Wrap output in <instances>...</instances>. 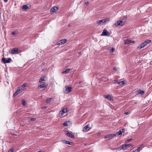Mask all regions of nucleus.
<instances>
[{"instance_id": "1", "label": "nucleus", "mask_w": 152, "mask_h": 152, "mask_svg": "<svg viewBox=\"0 0 152 152\" xmlns=\"http://www.w3.org/2000/svg\"><path fill=\"white\" fill-rule=\"evenodd\" d=\"M24 90V89L21 87H18L17 89L15 91V93L13 95V96L14 97L16 96L19 93L21 92Z\"/></svg>"}, {"instance_id": "2", "label": "nucleus", "mask_w": 152, "mask_h": 152, "mask_svg": "<svg viewBox=\"0 0 152 152\" xmlns=\"http://www.w3.org/2000/svg\"><path fill=\"white\" fill-rule=\"evenodd\" d=\"M66 90L64 91L65 94H68L70 93L71 91L72 87L70 86H65Z\"/></svg>"}, {"instance_id": "3", "label": "nucleus", "mask_w": 152, "mask_h": 152, "mask_svg": "<svg viewBox=\"0 0 152 152\" xmlns=\"http://www.w3.org/2000/svg\"><path fill=\"white\" fill-rule=\"evenodd\" d=\"M101 35L102 36H109L110 34L106 29H104Z\"/></svg>"}, {"instance_id": "4", "label": "nucleus", "mask_w": 152, "mask_h": 152, "mask_svg": "<svg viewBox=\"0 0 152 152\" xmlns=\"http://www.w3.org/2000/svg\"><path fill=\"white\" fill-rule=\"evenodd\" d=\"M117 135L114 134H108L106 135L104 137V138L107 139L108 140L111 139L113 137L116 136Z\"/></svg>"}, {"instance_id": "5", "label": "nucleus", "mask_w": 152, "mask_h": 152, "mask_svg": "<svg viewBox=\"0 0 152 152\" xmlns=\"http://www.w3.org/2000/svg\"><path fill=\"white\" fill-rule=\"evenodd\" d=\"M67 41V40L65 39H61V40L59 41V42H58L57 43V45H61L62 44H64Z\"/></svg>"}, {"instance_id": "6", "label": "nucleus", "mask_w": 152, "mask_h": 152, "mask_svg": "<svg viewBox=\"0 0 152 152\" xmlns=\"http://www.w3.org/2000/svg\"><path fill=\"white\" fill-rule=\"evenodd\" d=\"M11 53L12 54L18 53H19V50L17 48H13L11 50Z\"/></svg>"}, {"instance_id": "7", "label": "nucleus", "mask_w": 152, "mask_h": 152, "mask_svg": "<svg viewBox=\"0 0 152 152\" xmlns=\"http://www.w3.org/2000/svg\"><path fill=\"white\" fill-rule=\"evenodd\" d=\"M124 24V23H122V20H118L116 23L114 24V25L115 26H118L121 25L122 26Z\"/></svg>"}, {"instance_id": "8", "label": "nucleus", "mask_w": 152, "mask_h": 152, "mask_svg": "<svg viewBox=\"0 0 152 152\" xmlns=\"http://www.w3.org/2000/svg\"><path fill=\"white\" fill-rule=\"evenodd\" d=\"M125 129H121L119 130L118 132H117L116 133V134L117 135L116 136H118L119 135H121L122 134V133H124V132Z\"/></svg>"}, {"instance_id": "9", "label": "nucleus", "mask_w": 152, "mask_h": 152, "mask_svg": "<svg viewBox=\"0 0 152 152\" xmlns=\"http://www.w3.org/2000/svg\"><path fill=\"white\" fill-rule=\"evenodd\" d=\"M62 141L64 143L66 144H67L71 145H74V143L73 142H70L69 141L63 140Z\"/></svg>"}, {"instance_id": "10", "label": "nucleus", "mask_w": 152, "mask_h": 152, "mask_svg": "<svg viewBox=\"0 0 152 152\" xmlns=\"http://www.w3.org/2000/svg\"><path fill=\"white\" fill-rule=\"evenodd\" d=\"M89 124H88L84 126L83 128V131L85 132L87 130H89L90 129V128L89 127Z\"/></svg>"}, {"instance_id": "11", "label": "nucleus", "mask_w": 152, "mask_h": 152, "mask_svg": "<svg viewBox=\"0 0 152 152\" xmlns=\"http://www.w3.org/2000/svg\"><path fill=\"white\" fill-rule=\"evenodd\" d=\"M125 44H128L131 43H134L135 42L134 41L132 40L131 39H127L126 40H124Z\"/></svg>"}, {"instance_id": "12", "label": "nucleus", "mask_w": 152, "mask_h": 152, "mask_svg": "<svg viewBox=\"0 0 152 152\" xmlns=\"http://www.w3.org/2000/svg\"><path fill=\"white\" fill-rule=\"evenodd\" d=\"M66 134L68 136L72 138L75 137V136L74 135H72L71 133L68 132V131H66Z\"/></svg>"}, {"instance_id": "13", "label": "nucleus", "mask_w": 152, "mask_h": 152, "mask_svg": "<svg viewBox=\"0 0 152 152\" xmlns=\"http://www.w3.org/2000/svg\"><path fill=\"white\" fill-rule=\"evenodd\" d=\"M96 23L98 25H102L104 23L103 19L102 20H97Z\"/></svg>"}, {"instance_id": "14", "label": "nucleus", "mask_w": 152, "mask_h": 152, "mask_svg": "<svg viewBox=\"0 0 152 152\" xmlns=\"http://www.w3.org/2000/svg\"><path fill=\"white\" fill-rule=\"evenodd\" d=\"M47 85H46V84L44 83L39 85L38 86V87L42 88H46L47 87Z\"/></svg>"}, {"instance_id": "15", "label": "nucleus", "mask_w": 152, "mask_h": 152, "mask_svg": "<svg viewBox=\"0 0 152 152\" xmlns=\"http://www.w3.org/2000/svg\"><path fill=\"white\" fill-rule=\"evenodd\" d=\"M58 10V8L56 7H52L51 9V11L53 12H56Z\"/></svg>"}, {"instance_id": "16", "label": "nucleus", "mask_w": 152, "mask_h": 152, "mask_svg": "<svg viewBox=\"0 0 152 152\" xmlns=\"http://www.w3.org/2000/svg\"><path fill=\"white\" fill-rule=\"evenodd\" d=\"M67 111V110L66 109H62L61 111H60V113L61 114V115L63 114L64 113H66Z\"/></svg>"}, {"instance_id": "17", "label": "nucleus", "mask_w": 152, "mask_h": 152, "mask_svg": "<svg viewBox=\"0 0 152 152\" xmlns=\"http://www.w3.org/2000/svg\"><path fill=\"white\" fill-rule=\"evenodd\" d=\"M151 42V40L149 39H147L145 42H144L143 43L144 44L145 46L147 45L148 44L150 43Z\"/></svg>"}, {"instance_id": "18", "label": "nucleus", "mask_w": 152, "mask_h": 152, "mask_svg": "<svg viewBox=\"0 0 152 152\" xmlns=\"http://www.w3.org/2000/svg\"><path fill=\"white\" fill-rule=\"evenodd\" d=\"M104 97L105 98L107 99L108 100H111L113 99L110 96V95H105L104 96Z\"/></svg>"}, {"instance_id": "19", "label": "nucleus", "mask_w": 152, "mask_h": 152, "mask_svg": "<svg viewBox=\"0 0 152 152\" xmlns=\"http://www.w3.org/2000/svg\"><path fill=\"white\" fill-rule=\"evenodd\" d=\"M125 149L128 148H131L132 147V145L130 144H125L124 145Z\"/></svg>"}, {"instance_id": "20", "label": "nucleus", "mask_w": 152, "mask_h": 152, "mask_svg": "<svg viewBox=\"0 0 152 152\" xmlns=\"http://www.w3.org/2000/svg\"><path fill=\"white\" fill-rule=\"evenodd\" d=\"M45 77H41L40 79V80H39V82L40 83H41L42 82V81H45L46 80L45 79Z\"/></svg>"}, {"instance_id": "21", "label": "nucleus", "mask_w": 152, "mask_h": 152, "mask_svg": "<svg viewBox=\"0 0 152 152\" xmlns=\"http://www.w3.org/2000/svg\"><path fill=\"white\" fill-rule=\"evenodd\" d=\"M124 84L125 82L124 81H122L120 82H118V84L119 85V86L123 85Z\"/></svg>"}, {"instance_id": "22", "label": "nucleus", "mask_w": 152, "mask_h": 152, "mask_svg": "<svg viewBox=\"0 0 152 152\" xmlns=\"http://www.w3.org/2000/svg\"><path fill=\"white\" fill-rule=\"evenodd\" d=\"M142 145H141L140 146H139L138 147L137 149L135 150L134 151V152H139L140 149L141 148H142Z\"/></svg>"}, {"instance_id": "23", "label": "nucleus", "mask_w": 152, "mask_h": 152, "mask_svg": "<svg viewBox=\"0 0 152 152\" xmlns=\"http://www.w3.org/2000/svg\"><path fill=\"white\" fill-rule=\"evenodd\" d=\"M124 145H123L121 146H120L118 148H117V149L118 150H121V149H125V148L124 147Z\"/></svg>"}, {"instance_id": "24", "label": "nucleus", "mask_w": 152, "mask_h": 152, "mask_svg": "<svg viewBox=\"0 0 152 152\" xmlns=\"http://www.w3.org/2000/svg\"><path fill=\"white\" fill-rule=\"evenodd\" d=\"M103 20L104 23L108 22L110 20V19L109 18H106Z\"/></svg>"}, {"instance_id": "25", "label": "nucleus", "mask_w": 152, "mask_h": 152, "mask_svg": "<svg viewBox=\"0 0 152 152\" xmlns=\"http://www.w3.org/2000/svg\"><path fill=\"white\" fill-rule=\"evenodd\" d=\"M145 47V45L143 43L141 44L140 45H139L138 47V48L140 49H141V48H144Z\"/></svg>"}, {"instance_id": "26", "label": "nucleus", "mask_w": 152, "mask_h": 152, "mask_svg": "<svg viewBox=\"0 0 152 152\" xmlns=\"http://www.w3.org/2000/svg\"><path fill=\"white\" fill-rule=\"evenodd\" d=\"M70 70V69H66L64 71L62 72V73L63 74L64 73H68Z\"/></svg>"}, {"instance_id": "27", "label": "nucleus", "mask_w": 152, "mask_h": 152, "mask_svg": "<svg viewBox=\"0 0 152 152\" xmlns=\"http://www.w3.org/2000/svg\"><path fill=\"white\" fill-rule=\"evenodd\" d=\"M28 7L26 5H24L22 7V9L26 10L28 9Z\"/></svg>"}, {"instance_id": "28", "label": "nucleus", "mask_w": 152, "mask_h": 152, "mask_svg": "<svg viewBox=\"0 0 152 152\" xmlns=\"http://www.w3.org/2000/svg\"><path fill=\"white\" fill-rule=\"evenodd\" d=\"M138 92L139 94L141 95H143L145 93L144 91L142 90H139Z\"/></svg>"}, {"instance_id": "29", "label": "nucleus", "mask_w": 152, "mask_h": 152, "mask_svg": "<svg viewBox=\"0 0 152 152\" xmlns=\"http://www.w3.org/2000/svg\"><path fill=\"white\" fill-rule=\"evenodd\" d=\"M52 99V98H48L46 99V103H49Z\"/></svg>"}, {"instance_id": "30", "label": "nucleus", "mask_w": 152, "mask_h": 152, "mask_svg": "<svg viewBox=\"0 0 152 152\" xmlns=\"http://www.w3.org/2000/svg\"><path fill=\"white\" fill-rule=\"evenodd\" d=\"M12 61V59L11 58H9L6 61L5 63H10Z\"/></svg>"}, {"instance_id": "31", "label": "nucleus", "mask_w": 152, "mask_h": 152, "mask_svg": "<svg viewBox=\"0 0 152 152\" xmlns=\"http://www.w3.org/2000/svg\"><path fill=\"white\" fill-rule=\"evenodd\" d=\"M21 103H22V105L23 106H25L26 105V102L25 100L23 99H22L21 100Z\"/></svg>"}, {"instance_id": "32", "label": "nucleus", "mask_w": 152, "mask_h": 152, "mask_svg": "<svg viewBox=\"0 0 152 152\" xmlns=\"http://www.w3.org/2000/svg\"><path fill=\"white\" fill-rule=\"evenodd\" d=\"M7 60L6 59L4 58H2L1 59V61L2 62H3L5 64V62Z\"/></svg>"}, {"instance_id": "33", "label": "nucleus", "mask_w": 152, "mask_h": 152, "mask_svg": "<svg viewBox=\"0 0 152 152\" xmlns=\"http://www.w3.org/2000/svg\"><path fill=\"white\" fill-rule=\"evenodd\" d=\"M63 126H67L68 125L67 122V121H65L63 124Z\"/></svg>"}, {"instance_id": "34", "label": "nucleus", "mask_w": 152, "mask_h": 152, "mask_svg": "<svg viewBox=\"0 0 152 152\" xmlns=\"http://www.w3.org/2000/svg\"><path fill=\"white\" fill-rule=\"evenodd\" d=\"M115 50V48H112L110 50V53H113Z\"/></svg>"}, {"instance_id": "35", "label": "nucleus", "mask_w": 152, "mask_h": 152, "mask_svg": "<svg viewBox=\"0 0 152 152\" xmlns=\"http://www.w3.org/2000/svg\"><path fill=\"white\" fill-rule=\"evenodd\" d=\"M14 149L13 148H12L8 152H14Z\"/></svg>"}, {"instance_id": "36", "label": "nucleus", "mask_w": 152, "mask_h": 152, "mask_svg": "<svg viewBox=\"0 0 152 152\" xmlns=\"http://www.w3.org/2000/svg\"><path fill=\"white\" fill-rule=\"evenodd\" d=\"M26 84H23L21 85V86H20V87H21L22 88H24L26 87Z\"/></svg>"}, {"instance_id": "37", "label": "nucleus", "mask_w": 152, "mask_h": 152, "mask_svg": "<svg viewBox=\"0 0 152 152\" xmlns=\"http://www.w3.org/2000/svg\"><path fill=\"white\" fill-rule=\"evenodd\" d=\"M132 140V139H127V140H126V142H127V143H128V142H129L130 141Z\"/></svg>"}, {"instance_id": "38", "label": "nucleus", "mask_w": 152, "mask_h": 152, "mask_svg": "<svg viewBox=\"0 0 152 152\" xmlns=\"http://www.w3.org/2000/svg\"><path fill=\"white\" fill-rule=\"evenodd\" d=\"M124 114L126 115H129L130 113V112H126L124 113Z\"/></svg>"}, {"instance_id": "39", "label": "nucleus", "mask_w": 152, "mask_h": 152, "mask_svg": "<svg viewBox=\"0 0 152 152\" xmlns=\"http://www.w3.org/2000/svg\"><path fill=\"white\" fill-rule=\"evenodd\" d=\"M118 81L117 80H115L113 81V83H118Z\"/></svg>"}, {"instance_id": "40", "label": "nucleus", "mask_w": 152, "mask_h": 152, "mask_svg": "<svg viewBox=\"0 0 152 152\" xmlns=\"http://www.w3.org/2000/svg\"><path fill=\"white\" fill-rule=\"evenodd\" d=\"M36 118H31L30 119V120L31 121H35V120H36Z\"/></svg>"}, {"instance_id": "41", "label": "nucleus", "mask_w": 152, "mask_h": 152, "mask_svg": "<svg viewBox=\"0 0 152 152\" xmlns=\"http://www.w3.org/2000/svg\"><path fill=\"white\" fill-rule=\"evenodd\" d=\"M89 4V2L87 1L85 2V4L86 5H88Z\"/></svg>"}, {"instance_id": "42", "label": "nucleus", "mask_w": 152, "mask_h": 152, "mask_svg": "<svg viewBox=\"0 0 152 152\" xmlns=\"http://www.w3.org/2000/svg\"><path fill=\"white\" fill-rule=\"evenodd\" d=\"M16 33V32L15 31H13L12 32L11 34L12 35H15V34Z\"/></svg>"}, {"instance_id": "43", "label": "nucleus", "mask_w": 152, "mask_h": 152, "mask_svg": "<svg viewBox=\"0 0 152 152\" xmlns=\"http://www.w3.org/2000/svg\"><path fill=\"white\" fill-rule=\"evenodd\" d=\"M113 69L115 70L116 71H117L118 70L117 68L116 67H114L113 68Z\"/></svg>"}, {"instance_id": "44", "label": "nucleus", "mask_w": 152, "mask_h": 152, "mask_svg": "<svg viewBox=\"0 0 152 152\" xmlns=\"http://www.w3.org/2000/svg\"><path fill=\"white\" fill-rule=\"evenodd\" d=\"M45 64V62H43L41 64V66H44Z\"/></svg>"}, {"instance_id": "45", "label": "nucleus", "mask_w": 152, "mask_h": 152, "mask_svg": "<svg viewBox=\"0 0 152 152\" xmlns=\"http://www.w3.org/2000/svg\"><path fill=\"white\" fill-rule=\"evenodd\" d=\"M4 2H7L8 1V0H4Z\"/></svg>"}, {"instance_id": "46", "label": "nucleus", "mask_w": 152, "mask_h": 152, "mask_svg": "<svg viewBox=\"0 0 152 152\" xmlns=\"http://www.w3.org/2000/svg\"><path fill=\"white\" fill-rule=\"evenodd\" d=\"M71 26V25H70V24H69V25H68V26L69 27H70V26Z\"/></svg>"}, {"instance_id": "47", "label": "nucleus", "mask_w": 152, "mask_h": 152, "mask_svg": "<svg viewBox=\"0 0 152 152\" xmlns=\"http://www.w3.org/2000/svg\"><path fill=\"white\" fill-rule=\"evenodd\" d=\"M46 108H47V107H45V109H46Z\"/></svg>"}, {"instance_id": "48", "label": "nucleus", "mask_w": 152, "mask_h": 152, "mask_svg": "<svg viewBox=\"0 0 152 152\" xmlns=\"http://www.w3.org/2000/svg\"><path fill=\"white\" fill-rule=\"evenodd\" d=\"M132 152H134V151H132Z\"/></svg>"}, {"instance_id": "49", "label": "nucleus", "mask_w": 152, "mask_h": 152, "mask_svg": "<svg viewBox=\"0 0 152 152\" xmlns=\"http://www.w3.org/2000/svg\"><path fill=\"white\" fill-rule=\"evenodd\" d=\"M44 69H42V71H44Z\"/></svg>"}]
</instances>
